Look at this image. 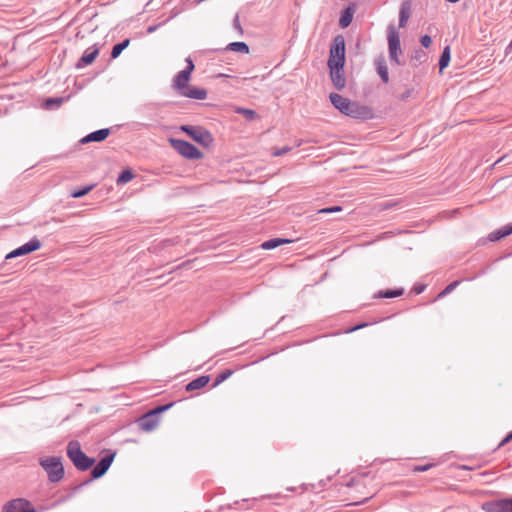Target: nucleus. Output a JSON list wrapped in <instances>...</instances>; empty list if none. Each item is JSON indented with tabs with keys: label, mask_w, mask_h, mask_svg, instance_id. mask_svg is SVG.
Instances as JSON below:
<instances>
[{
	"label": "nucleus",
	"mask_w": 512,
	"mask_h": 512,
	"mask_svg": "<svg viewBox=\"0 0 512 512\" xmlns=\"http://www.w3.org/2000/svg\"><path fill=\"white\" fill-rule=\"evenodd\" d=\"M329 98L333 106L341 113L354 118L360 115L359 110L362 107L359 104L351 102L349 99L338 93H331Z\"/></svg>",
	"instance_id": "5"
},
{
	"label": "nucleus",
	"mask_w": 512,
	"mask_h": 512,
	"mask_svg": "<svg viewBox=\"0 0 512 512\" xmlns=\"http://www.w3.org/2000/svg\"><path fill=\"white\" fill-rule=\"evenodd\" d=\"M226 50L248 54L249 46L245 42H232L226 45Z\"/></svg>",
	"instance_id": "27"
},
{
	"label": "nucleus",
	"mask_w": 512,
	"mask_h": 512,
	"mask_svg": "<svg viewBox=\"0 0 512 512\" xmlns=\"http://www.w3.org/2000/svg\"><path fill=\"white\" fill-rule=\"evenodd\" d=\"M388 48L390 60L400 65L399 55L402 53L399 34L394 25L388 26Z\"/></svg>",
	"instance_id": "8"
},
{
	"label": "nucleus",
	"mask_w": 512,
	"mask_h": 512,
	"mask_svg": "<svg viewBox=\"0 0 512 512\" xmlns=\"http://www.w3.org/2000/svg\"><path fill=\"white\" fill-rule=\"evenodd\" d=\"M62 102H63V98H61V97H51L46 100L45 106L48 109L58 108V107H60Z\"/></svg>",
	"instance_id": "31"
},
{
	"label": "nucleus",
	"mask_w": 512,
	"mask_h": 512,
	"mask_svg": "<svg viewBox=\"0 0 512 512\" xmlns=\"http://www.w3.org/2000/svg\"><path fill=\"white\" fill-rule=\"evenodd\" d=\"M210 382V376L209 375H202L197 377L196 379L190 381L186 386V391H196L203 387H205Z\"/></svg>",
	"instance_id": "18"
},
{
	"label": "nucleus",
	"mask_w": 512,
	"mask_h": 512,
	"mask_svg": "<svg viewBox=\"0 0 512 512\" xmlns=\"http://www.w3.org/2000/svg\"><path fill=\"white\" fill-rule=\"evenodd\" d=\"M3 512H37L31 503L23 498L9 501L3 507Z\"/></svg>",
	"instance_id": "11"
},
{
	"label": "nucleus",
	"mask_w": 512,
	"mask_h": 512,
	"mask_svg": "<svg viewBox=\"0 0 512 512\" xmlns=\"http://www.w3.org/2000/svg\"><path fill=\"white\" fill-rule=\"evenodd\" d=\"M369 498H370V497L365 498L364 502H365V501H368V499H369ZM361 503H363V501H361V502H357L356 504H361Z\"/></svg>",
	"instance_id": "51"
},
{
	"label": "nucleus",
	"mask_w": 512,
	"mask_h": 512,
	"mask_svg": "<svg viewBox=\"0 0 512 512\" xmlns=\"http://www.w3.org/2000/svg\"><path fill=\"white\" fill-rule=\"evenodd\" d=\"M512 52V40L510 41V43L508 44V46L506 47L505 49V54L508 55Z\"/></svg>",
	"instance_id": "45"
},
{
	"label": "nucleus",
	"mask_w": 512,
	"mask_h": 512,
	"mask_svg": "<svg viewBox=\"0 0 512 512\" xmlns=\"http://www.w3.org/2000/svg\"><path fill=\"white\" fill-rule=\"evenodd\" d=\"M179 95L195 100H204L207 97V91L203 88L188 85L183 91H180Z\"/></svg>",
	"instance_id": "16"
},
{
	"label": "nucleus",
	"mask_w": 512,
	"mask_h": 512,
	"mask_svg": "<svg viewBox=\"0 0 512 512\" xmlns=\"http://www.w3.org/2000/svg\"><path fill=\"white\" fill-rule=\"evenodd\" d=\"M98 54H99V48L96 45L88 48L87 50H85L83 55L80 57V59L75 64V68L81 69L87 65L92 64L95 61V59L97 58Z\"/></svg>",
	"instance_id": "13"
},
{
	"label": "nucleus",
	"mask_w": 512,
	"mask_h": 512,
	"mask_svg": "<svg viewBox=\"0 0 512 512\" xmlns=\"http://www.w3.org/2000/svg\"><path fill=\"white\" fill-rule=\"evenodd\" d=\"M233 28L237 31L238 35H242L243 34V29H242V26L240 24V21H239V16L236 15L233 19Z\"/></svg>",
	"instance_id": "37"
},
{
	"label": "nucleus",
	"mask_w": 512,
	"mask_h": 512,
	"mask_svg": "<svg viewBox=\"0 0 512 512\" xmlns=\"http://www.w3.org/2000/svg\"><path fill=\"white\" fill-rule=\"evenodd\" d=\"M366 326H368V323H361V324H358V325H356V326H354V327L350 328L347 332H349V333H350V332H354V331H357V330H359V329H362V328H364V327H366Z\"/></svg>",
	"instance_id": "43"
},
{
	"label": "nucleus",
	"mask_w": 512,
	"mask_h": 512,
	"mask_svg": "<svg viewBox=\"0 0 512 512\" xmlns=\"http://www.w3.org/2000/svg\"><path fill=\"white\" fill-rule=\"evenodd\" d=\"M449 62H450V47L446 46L443 49L440 59H439L440 70L442 71L443 69H445L449 65Z\"/></svg>",
	"instance_id": "28"
},
{
	"label": "nucleus",
	"mask_w": 512,
	"mask_h": 512,
	"mask_svg": "<svg viewBox=\"0 0 512 512\" xmlns=\"http://www.w3.org/2000/svg\"><path fill=\"white\" fill-rule=\"evenodd\" d=\"M290 151H291V147H289V146H285V147H283V148H281V149H276V150H274V151L272 152V155H273V156H282V155H284V154H286V153H288V152H290Z\"/></svg>",
	"instance_id": "39"
},
{
	"label": "nucleus",
	"mask_w": 512,
	"mask_h": 512,
	"mask_svg": "<svg viewBox=\"0 0 512 512\" xmlns=\"http://www.w3.org/2000/svg\"><path fill=\"white\" fill-rule=\"evenodd\" d=\"M93 186L90 185V186H85V187H82L80 189H76L74 190L72 193H71V196L73 198H81L85 195H87L91 190H92Z\"/></svg>",
	"instance_id": "33"
},
{
	"label": "nucleus",
	"mask_w": 512,
	"mask_h": 512,
	"mask_svg": "<svg viewBox=\"0 0 512 512\" xmlns=\"http://www.w3.org/2000/svg\"><path fill=\"white\" fill-rule=\"evenodd\" d=\"M352 19H353V11L351 8L348 7L345 10H343V12L341 13V16L339 19V25L342 28H347L351 24Z\"/></svg>",
	"instance_id": "25"
},
{
	"label": "nucleus",
	"mask_w": 512,
	"mask_h": 512,
	"mask_svg": "<svg viewBox=\"0 0 512 512\" xmlns=\"http://www.w3.org/2000/svg\"><path fill=\"white\" fill-rule=\"evenodd\" d=\"M409 96V92L405 93L403 96H402V99H405Z\"/></svg>",
	"instance_id": "50"
},
{
	"label": "nucleus",
	"mask_w": 512,
	"mask_h": 512,
	"mask_svg": "<svg viewBox=\"0 0 512 512\" xmlns=\"http://www.w3.org/2000/svg\"><path fill=\"white\" fill-rule=\"evenodd\" d=\"M404 294L403 288H397V289H386V290H380L375 297L376 298H396L399 296H402Z\"/></svg>",
	"instance_id": "23"
},
{
	"label": "nucleus",
	"mask_w": 512,
	"mask_h": 512,
	"mask_svg": "<svg viewBox=\"0 0 512 512\" xmlns=\"http://www.w3.org/2000/svg\"><path fill=\"white\" fill-rule=\"evenodd\" d=\"M40 465L48 475L50 482H59L65 474L60 457H48L40 461Z\"/></svg>",
	"instance_id": "4"
},
{
	"label": "nucleus",
	"mask_w": 512,
	"mask_h": 512,
	"mask_svg": "<svg viewBox=\"0 0 512 512\" xmlns=\"http://www.w3.org/2000/svg\"><path fill=\"white\" fill-rule=\"evenodd\" d=\"M459 284V281H453L452 283L448 284L445 289L439 294V297L445 296L448 293H451Z\"/></svg>",
	"instance_id": "35"
},
{
	"label": "nucleus",
	"mask_w": 512,
	"mask_h": 512,
	"mask_svg": "<svg viewBox=\"0 0 512 512\" xmlns=\"http://www.w3.org/2000/svg\"><path fill=\"white\" fill-rule=\"evenodd\" d=\"M229 108L236 113L242 114L248 121H253L258 117L256 111L252 109L235 106H229Z\"/></svg>",
	"instance_id": "24"
},
{
	"label": "nucleus",
	"mask_w": 512,
	"mask_h": 512,
	"mask_svg": "<svg viewBox=\"0 0 512 512\" xmlns=\"http://www.w3.org/2000/svg\"><path fill=\"white\" fill-rule=\"evenodd\" d=\"M410 16V2L405 1L401 4L399 11V27H405Z\"/></svg>",
	"instance_id": "21"
},
{
	"label": "nucleus",
	"mask_w": 512,
	"mask_h": 512,
	"mask_svg": "<svg viewBox=\"0 0 512 512\" xmlns=\"http://www.w3.org/2000/svg\"><path fill=\"white\" fill-rule=\"evenodd\" d=\"M398 205V202L397 201H394V200H388V201H385V202H382L378 205V209L380 211H385V210H388V209H392L394 207H396Z\"/></svg>",
	"instance_id": "34"
},
{
	"label": "nucleus",
	"mask_w": 512,
	"mask_h": 512,
	"mask_svg": "<svg viewBox=\"0 0 512 512\" xmlns=\"http://www.w3.org/2000/svg\"><path fill=\"white\" fill-rule=\"evenodd\" d=\"M328 67L345 66V39L342 35L334 37L327 61Z\"/></svg>",
	"instance_id": "2"
},
{
	"label": "nucleus",
	"mask_w": 512,
	"mask_h": 512,
	"mask_svg": "<svg viewBox=\"0 0 512 512\" xmlns=\"http://www.w3.org/2000/svg\"><path fill=\"white\" fill-rule=\"evenodd\" d=\"M158 424L159 418H156V416H154L153 413H150L149 411L138 419L139 427L147 432L154 430Z\"/></svg>",
	"instance_id": "15"
},
{
	"label": "nucleus",
	"mask_w": 512,
	"mask_h": 512,
	"mask_svg": "<svg viewBox=\"0 0 512 512\" xmlns=\"http://www.w3.org/2000/svg\"><path fill=\"white\" fill-rule=\"evenodd\" d=\"M155 30H156V26H150V27H148L147 32H148V33H152V32H154Z\"/></svg>",
	"instance_id": "48"
},
{
	"label": "nucleus",
	"mask_w": 512,
	"mask_h": 512,
	"mask_svg": "<svg viewBox=\"0 0 512 512\" xmlns=\"http://www.w3.org/2000/svg\"><path fill=\"white\" fill-rule=\"evenodd\" d=\"M129 43H130V39L127 38V39H124L123 41H121L120 43L115 44L111 50V58L112 59L118 58L120 56V54L122 53V51L128 47Z\"/></svg>",
	"instance_id": "26"
},
{
	"label": "nucleus",
	"mask_w": 512,
	"mask_h": 512,
	"mask_svg": "<svg viewBox=\"0 0 512 512\" xmlns=\"http://www.w3.org/2000/svg\"><path fill=\"white\" fill-rule=\"evenodd\" d=\"M67 456L79 471H87L95 463V459L87 456L77 440H71L67 445Z\"/></svg>",
	"instance_id": "1"
},
{
	"label": "nucleus",
	"mask_w": 512,
	"mask_h": 512,
	"mask_svg": "<svg viewBox=\"0 0 512 512\" xmlns=\"http://www.w3.org/2000/svg\"><path fill=\"white\" fill-rule=\"evenodd\" d=\"M375 66H376L377 73L380 76V78L382 79V81L384 83H388L389 74H388V68H387L385 60L382 58L376 59Z\"/></svg>",
	"instance_id": "20"
},
{
	"label": "nucleus",
	"mask_w": 512,
	"mask_h": 512,
	"mask_svg": "<svg viewBox=\"0 0 512 512\" xmlns=\"http://www.w3.org/2000/svg\"><path fill=\"white\" fill-rule=\"evenodd\" d=\"M420 43L423 47L428 48L432 43V39L429 35H423L420 38Z\"/></svg>",
	"instance_id": "40"
},
{
	"label": "nucleus",
	"mask_w": 512,
	"mask_h": 512,
	"mask_svg": "<svg viewBox=\"0 0 512 512\" xmlns=\"http://www.w3.org/2000/svg\"><path fill=\"white\" fill-rule=\"evenodd\" d=\"M174 405V402H170L168 404L159 405L155 407L154 409L150 410V413H153L156 418H159V415L167 410H169Z\"/></svg>",
	"instance_id": "32"
},
{
	"label": "nucleus",
	"mask_w": 512,
	"mask_h": 512,
	"mask_svg": "<svg viewBox=\"0 0 512 512\" xmlns=\"http://www.w3.org/2000/svg\"><path fill=\"white\" fill-rule=\"evenodd\" d=\"M116 456L115 452L110 450L107 451V454L103 456L100 461L92 468L90 476L91 478L82 482L81 484L75 487V490H79L82 487L88 485L92 480L99 479L106 474L110 466L112 465L114 458Z\"/></svg>",
	"instance_id": "3"
},
{
	"label": "nucleus",
	"mask_w": 512,
	"mask_h": 512,
	"mask_svg": "<svg viewBox=\"0 0 512 512\" xmlns=\"http://www.w3.org/2000/svg\"><path fill=\"white\" fill-rule=\"evenodd\" d=\"M134 177V174L133 172L130 170V169H125L123 170L118 178H117V184L120 185V184H125L129 181H131Z\"/></svg>",
	"instance_id": "30"
},
{
	"label": "nucleus",
	"mask_w": 512,
	"mask_h": 512,
	"mask_svg": "<svg viewBox=\"0 0 512 512\" xmlns=\"http://www.w3.org/2000/svg\"><path fill=\"white\" fill-rule=\"evenodd\" d=\"M434 464H425V465H417L413 468V471L415 472H425L428 471L431 467H433Z\"/></svg>",
	"instance_id": "41"
},
{
	"label": "nucleus",
	"mask_w": 512,
	"mask_h": 512,
	"mask_svg": "<svg viewBox=\"0 0 512 512\" xmlns=\"http://www.w3.org/2000/svg\"><path fill=\"white\" fill-rule=\"evenodd\" d=\"M190 79L191 73L188 70H181L174 76L172 88L179 94L180 91H183L188 86Z\"/></svg>",
	"instance_id": "14"
},
{
	"label": "nucleus",
	"mask_w": 512,
	"mask_h": 512,
	"mask_svg": "<svg viewBox=\"0 0 512 512\" xmlns=\"http://www.w3.org/2000/svg\"><path fill=\"white\" fill-rule=\"evenodd\" d=\"M222 382H224V371H220V372L217 374V376H216V378H215V381H214V383H213L212 387H213V388H214V387H217V386H218L219 384H221Z\"/></svg>",
	"instance_id": "42"
},
{
	"label": "nucleus",
	"mask_w": 512,
	"mask_h": 512,
	"mask_svg": "<svg viewBox=\"0 0 512 512\" xmlns=\"http://www.w3.org/2000/svg\"><path fill=\"white\" fill-rule=\"evenodd\" d=\"M292 240L284 239V238H273L269 239L261 244V247L265 250H271L279 247L282 244L291 243Z\"/></svg>",
	"instance_id": "22"
},
{
	"label": "nucleus",
	"mask_w": 512,
	"mask_h": 512,
	"mask_svg": "<svg viewBox=\"0 0 512 512\" xmlns=\"http://www.w3.org/2000/svg\"><path fill=\"white\" fill-rule=\"evenodd\" d=\"M424 289H425V286H416V287H414V290H415V292L417 294L422 293L424 291Z\"/></svg>",
	"instance_id": "46"
},
{
	"label": "nucleus",
	"mask_w": 512,
	"mask_h": 512,
	"mask_svg": "<svg viewBox=\"0 0 512 512\" xmlns=\"http://www.w3.org/2000/svg\"><path fill=\"white\" fill-rule=\"evenodd\" d=\"M191 264H192L191 261H187V262H184L183 264H181L180 266H178V268H182V267L190 268Z\"/></svg>",
	"instance_id": "47"
},
{
	"label": "nucleus",
	"mask_w": 512,
	"mask_h": 512,
	"mask_svg": "<svg viewBox=\"0 0 512 512\" xmlns=\"http://www.w3.org/2000/svg\"><path fill=\"white\" fill-rule=\"evenodd\" d=\"M110 132L111 131L109 128L99 129L83 137L80 142L82 144L90 142H102L110 135Z\"/></svg>",
	"instance_id": "17"
},
{
	"label": "nucleus",
	"mask_w": 512,
	"mask_h": 512,
	"mask_svg": "<svg viewBox=\"0 0 512 512\" xmlns=\"http://www.w3.org/2000/svg\"><path fill=\"white\" fill-rule=\"evenodd\" d=\"M482 507L486 512H512V497L488 501Z\"/></svg>",
	"instance_id": "10"
},
{
	"label": "nucleus",
	"mask_w": 512,
	"mask_h": 512,
	"mask_svg": "<svg viewBox=\"0 0 512 512\" xmlns=\"http://www.w3.org/2000/svg\"><path fill=\"white\" fill-rule=\"evenodd\" d=\"M185 62H186V67H185L184 70H188V72L192 74V72L195 69V65H194V62H193L192 58L190 56H188L185 59Z\"/></svg>",
	"instance_id": "38"
},
{
	"label": "nucleus",
	"mask_w": 512,
	"mask_h": 512,
	"mask_svg": "<svg viewBox=\"0 0 512 512\" xmlns=\"http://www.w3.org/2000/svg\"><path fill=\"white\" fill-rule=\"evenodd\" d=\"M41 246H42L41 241L37 237H33L27 243L19 246L18 248L14 249L10 253H8L6 256V259L27 255L31 252H34V251L40 249Z\"/></svg>",
	"instance_id": "9"
},
{
	"label": "nucleus",
	"mask_w": 512,
	"mask_h": 512,
	"mask_svg": "<svg viewBox=\"0 0 512 512\" xmlns=\"http://www.w3.org/2000/svg\"><path fill=\"white\" fill-rule=\"evenodd\" d=\"M232 374V371L230 369H226V374H225V377L226 379H228Z\"/></svg>",
	"instance_id": "49"
},
{
	"label": "nucleus",
	"mask_w": 512,
	"mask_h": 512,
	"mask_svg": "<svg viewBox=\"0 0 512 512\" xmlns=\"http://www.w3.org/2000/svg\"><path fill=\"white\" fill-rule=\"evenodd\" d=\"M180 130L186 133L190 138H192L197 143L208 147L213 142V137L211 133L200 126H192V125H182Z\"/></svg>",
	"instance_id": "6"
},
{
	"label": "nucleus",
	"mask_w": 512,
	"mask_h": 512,
	"mask_svg": "<svg viewBox=\"0 0 512 512\" xmlns=\"http://www.w3.org/2000/svg\"><path fill=\"white\" fill-rule=\"evenodd\" d=\"M510 234H512V223L506 224L505 226L501 227L500 229H497V230L491 232L488 235V239L492 242H496Z\"/></svg>",
	"instance_id": "19"
},
{
	"label": "nucleus",
	"mask_w": 512,
	"mask_h": 512,
	"mask_svg": "<svg viewBox=\"0 0 512 512\" xmlns=\"http://www.w3.org/2000/svg\"><path fill=\"white\" fill-rule=\"evenodd\" d=\"M330 70V78L337 90H342L346 86V79L344 75V66H331L328 67Z\"/></svg>",
	"instance_id": "12"
},
{
	"label": "nucleus",
	"mask_w": 512,
	"mask_h": 512,
	"mask_svg": "<svg viewBox=\"0 0 512 512\" xmlns=\"http://www.w3.org/2000/svg\"><path fill=\"white\" fill-rule=\"evenodd\" d=\"M340 211H342L341 206H332V207L323 208V209L319 210V213L330 214V213H335V212H340Z\"/></svg>",
	"instance_id": "36"
},
{
	"label": "nucleus",
	"mask_w": 512,
	"mask_h": 512,
	"mask_svg": "<svg viewBox=\"0 0 512 512\" xmlns=\"http://www.w3.org/2000/svg\"><path fill=\"white\" fill-rule=\"evenodd\" d=\"M512 440V433L510 432L500 443H499V447H502L504 446L505 444H507L508 442H510Z\"/></svg>",
	"instance_id": "44"
},
{
	"label": "nucleus",
	"mask_w": 512,
	"mask_h": 512,
	"mask_svg": "<svg viewBox=\"0 0 512 512\" xmlns=\"http://www.w3.org/2000/svg\"><path fill=\"white\" fill-rule=\"evenodd\" d=\"M426 59H427V54L425 53V51H423L420 48L416 49L411 56V61L413 62V64L415 66L426 61Z\"/></svg>",
	"instance_id": "29"
},
{
	"label": "nucleus",
	"mask_w": 512,
	"mask_h": 512,
	"mask_svg": "<svg viewBox=\"0 0 512 512\" xmlns=\"http://www.w3.org/2000/svg\"><path fill=\"white\" fill-rule=\"evenodd\" d=\"M169 141L171 146L187 159H200L202 157L200 150L188 141L174 138H171Z\"/></svg>",
	"instance_id": "7"
}]
</instances>
